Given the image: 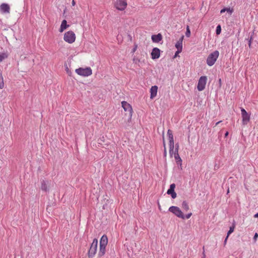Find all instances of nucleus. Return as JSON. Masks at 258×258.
Returning <instances> with one entry per match:
<instances>
[{"mask_svg": "<svg viewBox=\"0 0 258 258\" xmlns=\"http://www.w3.org/2000/svg\"><path fill=\"white\" fill-rule=\"evenodd\" d=\"M219 55L218 50H215L211 53L207 57L206 62L208 66L211 67L214 64Z\"/></svg>", "mask_w": 258, "mask_h": 258, "instance_id": "obj_1", "label": "nucleus"}, {"mask_svg": "<svg viewBox=\"0 0 258 258\" xmlns=\"http://www.w3.org/2000/svg\"><path fill=\"white\" fill-rule=\"evenodd\" d=\"M97 239L96 238L94 239L88 252L89 258H93L95 255L97 249Z\"/></svg>", "mask_w": 258, "mask_h": 258, "instance_id": "obj_2", "label": "nucleus"}, {"mask_svg": "<svg viewBox=\"0 0 258 258\" xmlns=\"http://www.w3.org/2000/svg\"><path fill=\"white\" fill-rule=\"evenodd\" d=\"M75 72L78 75L83 77H88L92 74V71L90 67L86 68H79L76 69Z\"/></svg>", "mask_w": 258, "mask_h": 258, "instance_id": "obj_3", "label": "nucleus"}, {"mask_svg": "<svg viewBox=\"0 0 258 258\" xmlns=\"http://www.w3.org/2000/svg\"><path fill=\"white\" fill-rule=\"evenodd\" d=\"M63 39L70 44L73 43L76 40L75 34L72 31H69L64 34Z\"/></svg>", "mask_w": 258, "mask_h": 258, "instance_id": "obj_4", "label": "nucleus"}, {"mask_svg": "<svg viewBox=\"0 0 258 258\" xmlns=\"http://www.w3.org/2000/svg\"><path fill=\"white\" fill-rule=\"evenodd\" d=\"M168 211L177 217L184 219V215L179 207L173 206L169 208Z\"/></svg>", "mask_w": 258, "mask_h": 258, "instance_id": "obj_5", "label": "nucleus"}, {"mask_svg": "<svg viewBox=\"0 0 258 258\" xmlns=\"http://www.w3.org/2000/svg\"><path fill=\"white\" fill-rule=\"evenodd\" d=\"M167 135L169 140V154L171 155L173 153L174 146L173 136L170 130H168Z\"/></svg>", "mask_w": 258, "mask_h": 258, "instance_id": "obj_6", "label": "nucleus"}, {"mask_svg": "<svg viewBox=\"0 0 258 258\" xmlns=\"http://www.w3.org/2000/svg\"><path fill=\"white\" fill-rule=\"evenodd\" d=\"M207 80L206 76H202L200 78L197 86V89L199 91H202L205 88Z\"/></svg>", "mask_w": 258, "mask_h": 258, "instance_id": "obj_7", "label": "nucleus"}, {"mask_svg": "<svg viewBox=\"0 0 258 258\" xmlns=\"http://www.w3.org/2000/svg\"><path fill=\"white\" fill-rule=\"evenodd\" d=\"M127 6L126 0H116L115 7L119 11H123Z\"/></svg>", "mask_w": 258, "mask_h": 258, "instance_id": "obj_8", "label": "nucleus"}, {"mask_svg": "<svg viewBox=\"0 0 258 258\" xmlns=\"http://www.w3.org/2000/svg\"><path fill=\"white\" fill-rule=\"evenodd\" d=\"M241 113L242 116V124L246 125L250 120V114H249L243 108H241Z\"/></svg>", "mask_w": 258, "mask_h": 258, "instance_id": "obj_9", "label": "nucleus"}, {"mask_svg": "<svg viewBox=\"0 0 258 258\" xmlns=\"http://www.w3.org/2000/svg\"><path fill=\"white\" fill-rule=\"evenodd\" d=\"M121 105L125 111L129 112L130 118L131 119L133 114V109L132 106L125 101L121 102Z\"/></svg>", "mask_w": 258, "mask_h": 258, "instance_id": "obj_10", "label": "nucleus"}, {"mask_svg": "<svg viewBox=\"0 0 258 258\" xmlns=\"http://www.w3.org/2000/svg\"><path fill=\"white\" fill-rule=\"evenodd\" d=\"M160 52H161V51L158 48H157V47L154 48L152 49V51L151 53V58L153 59H158V58H159V57L160 56Z\"/></svg>", "mask_w": 258, "mask_h": 258, "instance_id": "obj_11", "label": "nucleus"}, {"mask_svg": "<svg viewBox=\"0 0 258 258\" xmlns=\"http://www.w3.org/2000/svg\"><path fill=\"white\" fill-rule=\"evenodd\" d=\"M10 10V6L7 4L3 3L0 6V11L3 13H9Z\"/></svg>", "mask_w": 258, "mask_h": 258, "instance_id": "obj_12", "label": "nucleus"}, {"mask_svg": "<svg viewBox=\"0 0 258 258\" xmlns=\"http://www.w3.org/2000/svg\"><path fill=\"white\" fill-rule=\"evenodd\" d=\"M183 36L175 44V47L177 49V53H180L182 50V40Z\"/></svg>", "mask_w": 258, "mask_h": 258, "instance_id": "obj_13", "label": "nucleus"}, {"mask_svg": "<svg viewBox=\"0 0 258 258\" xmlns=\"http://www.w3.org/2000/svg\"><path fill=\"white\" fill-rule=\"evenodd\" d=\"M151 39L153 42L159 43L162 39V35L160 33H158L157 35H152Z\"/></svg>", "mask_w": 258, "mask_h": 258, "instance_id": "obj_14", "label": "nucleus"}, {"mask_svg": "<svg viewBox=\"0 0 258 258\" xmlns=\"http://www.w3.org/2000/svg\"><path fill=\"white\" fill-rule=\"evenodd\" d=\"M157 90L158 87L157 86H154L151 87V88L150 89V98L151 99H153L157 95Z\"/></svg>", "mask_w": 258, "mask_h": 258, "instance_id": "obj_15", "label": "nucleus"}, {"mask_svg": "<svg viewBox=\"0 0 258 258\" xmlns=\"http://www.w3.org/2000/svg\"><path fill=\"white\" fill-rule=\"evenodd\" d=\"M108 243V238L106 235H103L100 240V245L106 246Z\"/></svg>", "mask_w": 258, "mask_h": 258, "instance_id": "obj_16", "label": "nucleus"}, {"mask_svg": "<svg viewBox=\"0 0 258 258\" xmlns=\"http://www.w3.org/2000/svg\"><path fill=\"white\" fill-rule=\"evenodd\" d=\"M70 25L67 24V21L66 20H63L61 22L59 31L60 32H62L65 29H66Z\"/></svg>", "mask_w": 258, "mask_h": 258, "instance_id": "obj_17", "label": "nucleus"}, {"mask_svg": "<svg viewBox=\"0 0 258 258\" xmlns=\"http://www.w3.org/2000/svg\"><path fill=\"white\" fill-rule=\"evenodd\" d=\"M174 157L177 165L181 167L182 165V160L180 157L179 154L177 153H174Z\"/></svg>", "mask_w": 258, "mask_h": 258, "instance_id": "obj_18", "label": "nucleus"}, {"mask_svg": "<svg viewBox=\"0 0 258 258\" xmlns=\"http://www.w3.org/2000/svg\"><path fill=\"white\" fill-rule=\"evenodd\" d=\"M106 246L103 245L99 246V251L98 252V255L99 256H102L103 255H104L106 250Z\"/></svg>", "mask_w": 258, "mask_h": 258, "instance_id": "obj_19", "label": "nucleus"}, {"mask_svg": "<svg viewBox=\"0 0 258 258\" xmlns=\"http://www.w3.org/2000/svg\"><path fill=\"white\" fill-rule=\"evenodd\" d=\"M41 189L42 190L45 192L47 191L48 190L47 188V182L44 180L41 182Z\"/></svg>", "mask_w": 258, "mask_h": 258, "instance_id": "obj_20", "label": "nucleus"}, {"mask_svg": "<svg viewBox=\"0 0 258 258\" xmlns=\"http://www.w3.org/2000/svg\"><path fill=\"white\" fill-rule=\"evenodd\" d=\"M4 87V78L2 73L0 72V89H3Z\"/></svg>", "mask_w": 258, "mask_h": 258, "instance_id": "obj_21", "label": "nucleus"}, {"mask_svg": "<svg viewBox=\"0 0 258 258\" xmlns=\"http://www.w3.org/2000/svg\"><path fill=\"white\" fill-rule=\"evenodd\" d=\"M182 208L186 211L189 210V206L188 203L186 201H183L182 203Z\"/></svg>", "mask_w": 258, "mask_h": 258, "instance_id": "obj_22", "label": "nucleus"}, {"mask_svg": "<svg viewBox=\"0 0 258 258\" xmlns=\"http://www.w3.org/2000/svg\"><path fill=\"white\" fill-rule=\"evenodd\" d=\"M8 57V55L6 53H2L0 54V62H2L3 60L7 58Z\"/></svg>", "mask_w": 258, "mask_h": 258, "instance_id": "obj_23", "label": "nucleus"}, {"mask_svg": "<svg viewBox=\"0 0 258 258\" xmlns=\"http://www.w3.org/2000/svg\"><path fill=\"white\" fill-rule=\"evenodd\" d=\"M221 32V27L220 25H218L216 27V33L217 35H219Z\"/></svg>", "mask_w": 258, "mask_h": 258, "instance_id": "obj_24", "label": "nucleus"}, {"mask_svg": "<svg viewBox=\"0 0 258 258\" xmlns=\"http://www.w3.org/2000/svg\"><path fill=\"white\" fill-rule=\"evenodd\" d=\"M185 35L186 37H189L190 35V31L188 26H186V30L185 32Z\"/></svg>", "mask_w": 258, "mask_h": 258, "instance_id": "obj_25", "label": "nucleus"}, {"mask_svg": "<svg viewBox=\"0 0 258 258\" xmlns=\"http://www.w3.org/2000/svg\"><path fill=\"white\" fill-rule=\"evenodd\" d=\"M234 226L230 227V229L227 232V237H228L229 236V235L234 231Z\"/></svg>", "mask_w": 258, "mask_h": 258, "instance_id": "obj_26", "label": "nucleus"}, {"mask_svg": "<svg viewBox=\"0 0 258 258\" xmlns=\"http://www.w3.org/2000/svg\"><path fill=\"white\" fill-rule=\"evenodd\" d=\"M229 12L230 13L232 12V11L230 10V8H224L223 9H222L220 11V13L221 14H222L223 13H224L225 12Z\"/></svg>", "mask_w": 258, "mask_h": 258, "instance_id": "obj_27", "label": "nucleus"}, {"mask_svg": "<svg viewBox=\"0 0 258 258\" xmlns=\"http://www.w3.org/2000/svg\"><path fill=\"white\" fill-rule=\"evenodd\" d=\"M252 39H253L252 35H251L248 39V46L249 48L251 47Z\"/></svg>", "mask_w": 258, "mask_h": 258, "instance_id": "obj_28", "label": "nucleus"}, {"mask_svg": "<svg viewBox=\"0 0 258 258\" xmlns=\"http://www.w3.org/2000/svg\"><path fill=\"white\" fill-rule=\"evenodd\" d=\"M179 144L178 143L175 144V149L174 153H178Z\"/></svg>", "mask_w": 258, "mask_h": 258, "instance_id": "obj_29", "label": "nucleus"}, {"mask_svg": "<svg viewBox=\"0 0 258 258\" xmlns=\"http://www.w3.org/2000/svg\"><path fill=\"white\" fill-rule=\"evenodd\" d=\"M175 192L174 190L168 189L167 191V194L168 195H171L172 194H173V192Z\"/></svg>", "mask_w": 258, "mask_h": 258, "instance_id": "obj_30", "label": "nucleus"}, {"mask_svg": "<svg viewBox=\"0 0 258 258\" xmlns=\"http://www.w3.org/2000/svg\"><path fill=\"white\" fill-rule=\"evenodd\" d=\"M191 215H192L191 213H189L186 214L185 216H184V219H189L191 217Z\"/></svg>", "mask_w": 258, "mask_h": 258, "instance_id": "obj_31", "label": "nucleus"}, {"mask_svg": "<svg viewBox=\"0 0 258 258\" xmlns=\"http://www.w3.org/2000/svg\"><path fill=\"white\" fill-rule=\"evenodd\" d=\"M163 145H164V156H166V155H167V151H166V149L165 144V142H163Z\"/></svg>", "mask_w": 258, "mask_h": 258, "instance_id": "obj_32", "label": "nucleus"}, {"mask_svg": "<svg viewBox=\"0 0 258 258\" xmlns=\"http://www.w3.org/2000/svg\"><path fill=\"white\" fill-rule=\"evenodd\" d=\"M175 187V184L174 183H172L170 185V188L168 189L174 190Z\"/></svg>", "mask_w": 258, "mask_h": 258, "instance_id": "obj_33", "label": "nucleus"}, {"mask_svg": "<svg viewBox=\"0 0 258 258\" xmlns=\"http://www.w3.org/2000/svg\"><path fill=\"white\" fill-rule=\"evenodd\" d=\"M257 237H258V234L257 233H255L254 235V236H253V240L254 241V242H255L257 240Z\"/></svg>", "mask_w": 258, "mask_h": 258, "instance_id": "obj_34", "label": "nucleus"}, {"mask_svg": "<svg viewBox=\"0 0 258 258\" xmlns=\"http://www.w3.org/2000/svg\"><path fill=\"white\" fill-rule=\"evenodd\" d=\"M170 195H171L172 198L173 199H175L176 198V196H177L176 193L175 192H173V194H172Z\"/></svg>", "mask_w": 258, "mask_h": 258, "instance_id": "obj_35", "label": "nucleus"}, {"mask_svg": "<svg viewBox=\"0 0 258 258\" xmlns=\"http://www.w3.org/2000/svg\"><path fill=\"white\" fill-rule=\"evenodd\" d=\"M203 249H204V251L202 253V254H203L202 258H206V254H205V252L204 250V246L203 247Z\"/></svg>", "mask_w": 258, "mask_h": 258, "instance_id": "obj_36", "label": "nucleus"}, {"mask_svg": "<svg viewBox=\"0 0 258 258\" xmlns=\"http://www.w3.org/2000/svg\"><path fill=\"white\" fill-rule=\"evenodd\" d=\"M228 238V237H227V236L225 238L224 241V245H225L226 244L227 240Z\"/></svg>", "mask_w": 258, "mask_h": 258, "instance_id": "obj_37", "label": "nucleus"}, {"mask_svg": "<svg viewBox=\"0 0 258 258\" xmlns=\"http://www.w3.org/2000/svg\"><path fill=\"white\" fill-rule=\"evenodd\" d=\"M179 53H177V50L176 51V52H175V54H174V58L177 57L178 56V54H179Z\"/></svg>", "mask_w": 258, "mask_h": 258, "instance_id": "obj_38", "label": "nucleus"}, {"mask_svg": "<svg viewBox=\"0 0 258 258\" xmlns=\"http://www.w3.org/2000/svg\"><path fill=\"white\" fill-rule=\"evenodd\" d=\"M229 133H228V132H226L225 134V137H226L228 136Z\"/></svg>", "mask_w": 258, "mask_h": 258, "instance_id": "obj_39", "label": "nucleus"}, {"mask_svg": "<svg viewBox=\"0 0 258 258\" xmlns=\"http://www.w3.org/2000/svg\"><path fill=\"white\" fill-rule=\"evenodd\" d=\"M254 218H257L258 217V212L254 215Z\"/></svg>", "mask_w": 258, "mask_h": 258, "instance_id": "obj_40", "label": "nucleus"}, {"mask_svg": "<svg viewBox=\"0 0 258 258\" xmlns=\"http://www.w3.org/2000/svg\"><path fill=\"white\" fill-rule=\"evenodd\" d=\"M75 4H76L75 2V1H74V0H73V1H72V5H73V6H75Z\"/></svg>", "mask_w": 258, "mask_h": 258, "instance_id": "obj_41", "label": "nucleus"}, {"mask_svg": "<svg viewBox=\"0 0 258 258\" xmlns=\"http://www.w3.org/2000/svg\"><path fill=\"white\" fill-rule=\"evenodd\" d=\"M221 122V121H218L217 122H216V125H217L218 124H219L220 122Z\"/></svg>", "mask_w": 258, "mask_h": 258, "instance_id": "obj_42", "label": "nucleus"}]
</instances>
